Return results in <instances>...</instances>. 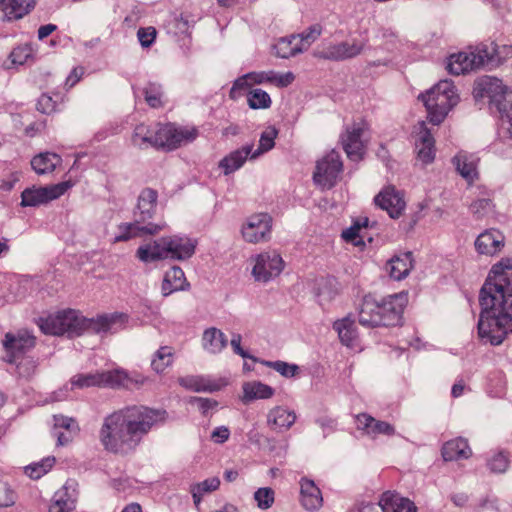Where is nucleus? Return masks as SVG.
Segmentation results:
<instances>
[{
  "label": "nucleus",
  "mask_w": 512,
  "mask_h": 512,
  "mask_svg": "<svg viewBox=\"0 0 512 512\" xmlns=\"http://www.w3.org/2000/svg\"><path fill=\"white\" fill-rule=\"evenodd\" d=\"M479 300L485 310L478 322V334L499 345L512 333V259H502L492 267Z\"/></svg>",
  "instance_id": "f257e3e1"
},
{
  "label": "nucleus",
  "mask_w": 512,
  "mask_h": 512,
  "mask_svg": "<svg viewBox=\"0 0 512 512\" xmlns=\"http://www.w3.org/2000/svg\"><path fill=\"white\" fill-rule=\"evenodd\" d=\"M166 419L165 410L127 405L104 417L98 438L105 451L124 455L134 451L153 427Z\"/></svg>",
  "instance_id": "f03ea898"
},
{
  "label": "nucleus",
  "mask_w": 512,
  "mask_h": 512,
  "mask_svg": "<svg viewBox=\"0 0 512 512\" xmlns=\"http://www.w3.org/2000/svg\"><path fill=\"white\" fill-rule=\"evenodd\" d=\"M128 319L127 314L120 312L86 318L76 310L66 309L40 318L38 326L44 334L48 335L61 336L67 333L79 336L86 331L101 333L124 329Z\"/></svg>",
  "instance_id": "7ed1b4c3"
},
{
  "label": "nucleus",
  "mask_w": 512,
  "mask_h": 512,
  "mask_svg": "<svg viewBox=\"0 0 512 512\" xmlns=\"http://www.w3.org/2000/svg\"><path fill=\"white\" fill-rule=\"evenodd\" d=\"M473 94L475 98H489L497 104L500 134L512 138V89L498 78L485 76L476 81Z\"/></svg>",
  "instance_id": "20e7f679"
},
{
  "label": "nucleus",
  "mask_w": 512,
  "mask_h": 512,
  "mask_svg": "<svg viewBox=\"0 0 512 512\" xmlns=\"http://www.w3.org/2000/svg\"><path fill=\"white\" fill-rule=\"evenodd\" d=\"M421 98L427 109V118L433 125L442 123L458 101L455 86L448 80L438 82L426 94L421 95Z\"/></svg>",
  "instance_id": "39448f33"
},
{
  "label": "nucleus",
  "mask_w": 512,
  "mask_h": 512,
  "mask_svg": "<svg viewBox=\"0 0 512 512\" xmlns=\"http://www.w3.org/2000/svg\"><path fill=\"white\" fill-rule=\"evenodd\" d=\"M295 79L292 72L285 74H277L273 71L269 72H251L242 77H239L233 84L229 96L231 99H236L240 96L241 92L251 89L254 85L270 83L277 87H286L290 85Z\"/></svg>",
  "instance_id": "423d86ee"
},
{
  "label": "nucleus",
  "mask_w": 512,
  "mask_h": 512,
  "mask_svg": "<svg viewBox=\"0 0 512 512\" xmlns=\"http://www.w3.org/2000/svg\"><path fill=\"white\" fill-rule=\"evenodd\" d=\"M130 379L121 370L97 371L95 373L77 374L71 379L72 387L83 389L91 387L128 386Z\"/></svg>",
  "instance_id": "0eeeda50"
},
{
  "label": "nucleus",
  "mask_w": 512,
  "mask_h": 512,
  "mask_svg": "<svg viewBox=\"0 0 512 512\" xmlns=\"http://www.w3.org/2000/svg\"><path fill=\"white\" fill-rule=\"evenodd\" d=\"M369 125L363 118H359L351 125L347 126L341 136V143L349 159L360 161L363 159L366 150V144L362 139L364 133L368 131Z\"/></svg>",
  "instance_id": "6e6552de"
},
{
  "label": "nucleus",
  "mask_w": 512,
  "mask_h": 512,
  "mask_svg": "<svg viewBox=\"0 0 512 512\" xmlns=\"http://www.w3.org/2000/svg\"><path fill=\"white\" fill-rule=\"evenodd\" d=\"M343 164L338 152L331 151L325 155L316 166L313 178L316 184L322 188H331L335 185Z\"/></svg>",
  "instance_id": "1a4fd4ad"
},
{
  "label": "nucleus",
  "mask_w": 512,
  "mask_h": 512,
  "mask_svg": "<svg viewBox=\"0 0 512 512\" xmlns=\"http://www.w3.org/2000/svg\"><path fill=\"white\" fill-rule=\"evenodd\" d=\"M72 180L63 181L54 185L25 189L22 192V205L36 206L59 198L74 186Z\"/></svg>",
  "instance_id": "9d476101"
},
{
  "label": "nucleus",
  "mask_w": 512,
  "mask_h": 512,
  "mask_svg": "<svg viewBox=\"0 0 512 512\" xmlns=\"http://www.w3.org/2000/svg\"><path fill=\"white\" fill-rule=\"evenodd\" d=\"M379 302L381 306L382 326L390 327L401 324L404 310L409 302L408 293L403 291L388 295Z\"/></svg>",
  "instance_id": "9b49d317"
},
{
  "label": "nucleus",
  "mask_w": 512,
  "mask_h": 512,
  "mask_svg": "<svg viewBox=\"0 0 512 512\" xmlns=\"http://www.w3.org/2000/svg\"><path fill=\"white\" fill-rule=\"evenodd\" d=\"M271 230L272 217L267 213H257L247 219L241 232L245 241L255 244L268 240Z\"/></svg>",
  "instance_id": "f8f14e48"
},
{
  "label": "nucleus",
  "mask_w": 512,
  "mask_h": 512,
  "mask_svg": "<svg viewBox=\"0 0 512 512\" xmlns=\"http://www.w3.org/2000/svg\"><path fill=\"white\" fill-rule=\"evenodd\" d=\"M2 344L9 362L12 363L35 347L36 337L27 330H19L16 333L8 332L5 334Z\"/></svg>",
  "instance_id": "ddd939ff"
},
{
  "label": "nucleus",
  "mask_w": 512,
  "mask_h": 512,
  "mask_svg": "<svg viewBox=\"0 0 512 512\" xmlns=\"http://www.w3.org/2000/svg\"><path fill=\"white\" fill-rule=\"evenodd\" d=\"M284 268L282 257L275 252H264L258 255L253 267V275L259 281H268L278 276Z\"/></svg>",
  "instance_id": "4468645a"
},
{
  "label": "nucleus",
  "mask_w": 512,
  "mask_h": 512,
  "mask_svg": "<svg viewBox=\"0 0 512 512\" xmlns=\"http://www.w3.org/2000/svg\"><path fill=\"white\" fill-rule=\"evenodd\" d=\"M375 204L381 209L387 211L392 218L400 217L406 207L403 193L396 190L394 186L383 188L375 196Z\"/></svg>",
  "instance_id": "2eb2a0df"
},
{
  "label": "nucleus",
  "mask_w": 512,
  "mask_h": 512,
  "mask_svg": "<svg viewBox=\"0 0 512 512\" xmlns=\"http://www.w3.org/2000/svg\"><path fill=\"white\" fill-rule=\"evenodd\" d=\"M484 64V57L479 52L464 51L449 58L448 69L451 74L460 75L474 70Z\"/></svg>",
  "instance_id": "dca6fc26"
},
{
  "label": "nucleus",
  "mask_w": 512,
  "mask_h": 512,
  "mask_svg": "<svg viewBox=\"0 0 512 512\" xmlns=\"http://www.w3.org/2000/svg\"><path fill=\"white\" fill-rule=\"evenodd\" d=\"M505 246V237L497 229H487L475 240V249L479 254L494 256Z\"/></svg>",
  "instance_id": "f3484780"
},
{
  "label": "nucleus",
  "mask_w": 512,
  "mask_h": 512,
  "mask_svg": "<svg viewBox=\"0 0 512 512\" xmlns=\"http://www.w3.org/2000/svg\"><path fill=\"white\" fill-rule=\"evenodd\" d=\"M296 412L286 406H275L267 414V427L281 433L289 430L296 422Z\"/></svg>",
  "instance_id": "a211bd4d"
},
{
  "label": "nucleus",
  "mask_w": 512,
  "mask_h": 512,
  "mask_svg": "<svg viewBox=\"0 0 512 512\" xmlns=\"http://www.w3.org/2000/svg\"><path fill=\"white\" fill-rule=\"evenodd\" d=\"M413 133L416 135V145L419 147L418 158L423 163H430L434 160V138L426 127L424 121L419 122L415 127Z\"/></svg>",
  "instance_id": "6ab92c4d"
},
{
  "label": "nucleus",
  "mask_w": 512,
  "mask_h": 512,
  "mask_svg": "<svg viewBox=\"0 0 512 512\" xmlns=\"http://www.w3.org/2000/svg\"><path fill=\"white\" fill-rule=\"evenodd\" d=\"M479 162V157L466 151L458 152L453 158L456 170L468 184H473L479 178Z\"/></svg>",
  "instance_id": "aec40b11"
},
{
  "label": "nucleus",
  "mask_w": 512,
  "mask_h": 512,
  "mask_svg": "<svg viewBox=\"0 0 512 512\" xmlns=\"http://www.w3.org/2000/svg\"><path fill=\"white\" fill-rule=\"evenodd\" d=\"M37 0H0V12L6 21H18L28 15L36 6Z\"/></svg>",
  "instance_id": "412c9836"
},
{
  "label": "nucleus",
  "mask_w": 512,
  "mask_h": 512,
  "mask_svg": "<svg viewBox=\"0 0 512 512\" xmlns=\"http://www.w3.org/2000/svg\"><path fill=\"white\" fill-rule=\"evenodd\" d=\"M379 506L383 512H417L413 501L394 491H385L379 499Z\"/></svg>",
  "instance_id": "4be33fe9"
},
{
  "label": "nucleus",
  "mask_w": 512,
  "mask_h": 512,
  "mask_svg": "<svg viewBox=\"0 0 512 512\" xmlns=\"http://www.w3.org/2000/svg\"><path fill=\"white\" fill-rule=\"evenodd\" d=\"M359 322L369 327L382 326L380 302L371 295H366L360 305Z\"/></svg>",
  "instance_id": "5701e85b"
},
{
  "label": "nucleus",
  "mask_w": 512,
  "mask_h": 512,
  "mask_svg": "<svg viewBox=\"0 0 512 512\" xmlns=\"http://www.w3.org/2000/svg\"><path fill=\"white\" fill-rule=\"evenodd\" d=\"M441 454L445 461H461L472 456V449L466 439L457 437L443 444Z\"/></svg>",
  "instance_id": "b1692460"
},
{
  "label": "nucleus",
  "mask_w": 512,
  "mask_h": 512,
  "mask_svg": "<svg viewBox=\"0 0 512 512\" xmlns=\"http://www.w3.org/2000/svg\"><path fill=\"white\" fill-rule=\"evenodd\" d=\"M300 501L309 511L318 510L323 505V497L315 483L307 478L300 481Z\"/></svg>",
  "instance_id": "393cba45"
},
{
  "label": "nucleus",
  "mask_w": 512,
  "mask_h": 512,
  "mask_svg": "<svg viewBox=\"0 0 512 512\" xmlns=\"http://www.w3.org/2000/svg\"><path fill=\"white\" fill-rule=\"evenodd\" d=\"M358 429L364 431L365 434L377 436L380 434L393 435L395 432L394 427L385 421H379L366 413H360L356 416Z\"/></svg>",
  "instance_id": "a878e982"
},
{
  "label": "nucleus",
  "mask_w": 512,
  "mask_h": 512,
  "mask_svg": "<svg viewBox=\"0 0 512 512\" xmlns=\"http://www.w3.org/2000/svg\"><path fill=\"white\" fill-rule=\"evenodd\" d=\"M167 258L184 259L190 257L194 252V245L188 240L179 237L162 238Z\"/></svg>",
  "instance_id": "bb28decb"
},
{
  "label": "nucleus",
  "mask_w": 512,
  "mask_h": 512,
  "mask_svg": "<svg viewBox=\"0 0 512 512\" xmlns=\"http://www.w3.org/2000/svg\"><path fill=\"white\" fill-rule=\"evenodd\" d=\"M247 159H251V145L230 152L219 162V168L228 175L242 167Z\"/></svg>",
  "instance_id": "cd10ccee"
},
{
  "label": "nucleus",
  "mask_w": 512,
  "mask_h": 512,
  "mask_svg": "<svg viewBox=\"0 0 512 512\" xmlns=\"http://www.w3.org/2000/svg\"><path fill=\"white\" fill-rule=\"evenodd\" d=\"M163 229L162 225L148 224L141 226L139 223H131L120 226L121 234L115 237V242L128 241L142 235H155Z\"/></svg>",
  "instance_id": "c85d7f7f"
},
{
  "label": "nucleus",
  "mask_w": 512,
  "mask_h": 512,
  "mask_svg": "<svg viewBox=\"0 0 512 512\" xmlns=\"http://www.w3.org/2000/svg\"><path fill=\"white\" fill-rule=\"evenodd\" d=\"M413 266L412 254L404 253L392 257L386 264V271L395 280L405 278Z\"/></svg>",
  "instance_id": "c756f323"
},
{
  "label": "nucleus",
  "mask_w": 512,
  "mask_h": 512,
  "mask_svg": "<svg viewBox=\"0 0 512 512\" xmlns=\"http://www.w3.org/2000/svg\"><path fill=\"white\" fill-rule=\"evenodd\" d=\"M242 401L244 403L258 399H269L274 395V389L259 381L245 382L242 386Z\"/></svg>",
  "instance_id": "7c9ffc66"
},
{
  "label": "nucleus",
  "mask_w": 512,
  "mask_h": 512,
  "mask_svg": "<svg viewBox=\"0 0 512 512\" xmlns=\"http://www.w3.org/2000/svg\"><path fill=\"white\" fill-rule=\"evenodd\" d=\"M62 163L61 157L56 153L43 152L35 155L31 160V166L37 174L53 172Z\"/></svg>",
  "instance_id": "2f4dec72"
},
{
  "label": "nucleus",
  "mask_w": 512,
  "mask_h": 512,
  "mask_svg": "<svg viewBox=\"0 0 512 512\" xmlns=\"http://www.w3.org/2000/svg\"><path fill=\"white\" fill-rule=\"evenodd\" d=\"M364 48V43L359 41H345L329 48L328 57L335 60H343L359 55Z\"/></svg>",
  "instance_id": "473e14b6"
},
{
  "label": "nucleus",
  "mask_w": 512,
  "mask_h": 512,
  "mask_svg": "<svg viewBox=\"0 0 512 512\" xmlns=\"http://www.w3.org/2000/svg\"><path fill=\"white\" fill-rule=\"evenodd\" d=\"M185 285L186 278L184 272L181 268L174 266L165 273L162 282V292L167 296L175 291L183 289Z\"/></svg>",
  "instance_id": "72a5a7b5"
},
{
  "label": "nucleus",
  "mask_w": 512,
  "mask_h": 512,
  "mask_svg": "<svg viewBox=\"0 0 512 512\" xmlns=\"http://www.w3.org/2000/svg\"><path fill=\"white\" fill-rule=\"evenodd\" d=\"M198 135L199 131L194 126L176 127L171 123V150L193 142Z\"/></svg>",
  "instance_id": "f704fd0d"
},
{
  "label": "nucleus",
  "mask_w": 512,
  "mask_h": 512,
  "mask_svg": "<svg viewBox=\"0 0 512 512\" xmlns=\"http://www.w3.org/2000/svg\"><path fill=\"white\" fill-rule=\"evenodd\" d=\"M302 39L297 35L281 38L275 44L276 55L281 58H289L304 50Z\"/></svg>",
  "instance_id": "c9c22d12"
},
{
  "label": "nucleus",
  "mask_w": 512,
  "mask_h": 512,
  "mask_svg": "<svg viewBox=\"0 0 512 512\" xmlns=\"http://www.w3.org/2000/svg\"><path fill=\"white\" fill-rule=\"evenodd\" d=\"M56 464L54 456H48L38 462L31 463L24 467V474L32 480H38L49 473Z\"/></svg>",
  "instance_id": "e433bc0d"
},
{
  "label": "nucleus",
  "mask_w": 512,
  "mask_h": 512,
  "mask_svg": "<svg viewBox=\"0 0 512 512\" xmlns=\"http://www.w3.org/2000/svg\"><path fill=\"white\" fill-rule=\"evenodd\" d=\"M202 342L203 346L213 353L221 351L227 345L224 334L214 327L204 331Z\"/></svg>",
  "instance_id": "4c0bfd02"
},
{
  "label": "nucleus",
  "mask_w": 512,
  "mask_h": 512,
  "mask_svg": "<svg viewBox=\"0 0 512 512\" xmlns=\"http://www.w3.org/2000/svg\"><path fill=\"white\" fill-rule=\"evenodd\" d=\"M137 256L143 262L166 259L167 253L164 250L162 239L158 242L155 241L152 244L139 247Z\"/></svg>",
  "instance_id": "58836bf2"
},
{
  "label": "nucleus",
  "mask_w": 512,
  "mask_h": 512,
  "mask_svg": "<svg viewBox=\"0 0 512 512\" xmlns=\"http://www.w3.org/2000/svg\"><path fill=\"white\" fill-rule=\"evenodd\" d=\"M278 136V130L274 126H268L261 134L259 146L253 151L251 146V160L271 150L275 145V139Z\"/></svg>",
  "instance_id": "ea45409f"
},
{
  "label": "nucleus",
  "mask_w": 512,
  "mask_h": 512,
  "mask_svg": "<svg viewBox=\"0 0 512 512\" xmlns=\"http://www.w3.org/2000/svg\"><path fill=\"white\" fill-rule=\"evenodd\" d=\"M142 95L147 105L152 109H159L165 105L166 101L160 85L148 83L143 87Z\"/></svg>",
  "instance_id": "a19ab883"
},
{
  "label": "nucleus",
  "mask_w": 512,
  "mask_h": 512,
  "mask_svg": "<svg viewBox=\"0 0 512 512\" xmlns=\"http://www.w3.org/2000/svg\"><path fill=\"white\" fill-rule=\"evenodd\" d=\"M368 222L367 217L357 219L350 228L343 231V239L348 243H352L354 246L364 245L361 231L368 227Z\"/></svg>",
  "instance_id": "79ce46f5"
},
{
  "label": "nucleus",
  "mask_w": 512,
  "mask_h": 512,
  "mask_svg": "<svg viewBox=\"0 0 512 512\" xmlns=\"http://www.w3.org/2000/svg\"><path fill=\"white\" fill-rule=\"evenodd\" d=\"M334 329L338 332L340 340L343 344L348 347L354 346L357 340V334L354 329L353 321L348 319L338 320L334 323Z\"/></svg>",
  "instance_id": "37998d69"
},
{
  "label": "nucleus",
  "mask_w": 512,
  "mask_h": 512,
  "mask_svg": "<svg viewBox=\"0 0 512 512\" xmlns=\"http://www.w3.org/2000/svg\"><path fill=\"white\" fill-rule=\"evenodd\" d=\"M158 194L157 191L151 188H145L142 190L138 199V209L141 215L151 216V212L154 210L157 203ZM145 220V216L142 218Z\"/></svg>",
  "instance_id": "c03bdc74"
},
{
  "label": "nucleus",
  "mask_w": 512,
  "mask_h": 512,
  "mask_svg": "<svg viewBox=\"0 0 512 512\" xmlns=\"http://www.w3.org/2000/svg\"><path fill=\"white\" fill-rule=\"evenodd\" d=\"M156 125L151 127L147 124L141 123L138 124L132 135V142L136 146H142L149 144L154 146V135H155Z\"/></svg>",
  "instance_id": "a18cd8bd"
},
{
  "label": "nucleus",
  "mask_w": 512,
  "mask_h": 512,
  "mask_svg": "<svg viewBox=\"0 0 512 512\" xmlns=\"http://www.w3.org/2000/svg\"><path fill=\"white\" fill-rule=\"evenodd\" d=\"M220 486V480L217 477L208 478L200 483L191 486V493L194 503L198 505L204 494L217 490Z\"/></svg>",
  "instance_id": "49530a36"
},
{
  "label": "nucleus",
  "mask_w": 512,
  "mask_h": 512,
  "mask_svg": "<svg viewBox=\"0 0 512 512\" xmlns=\"http://www.w3.org/2000/svg\"><path fill=\"white\" fill-rule=\"evenodd\" d=\"M174 351L169 346L160 347L152 361L153 369L161 373L173 363Z\"/></svg>",
  "instance_id": "de8ad7c7"
},
{
  "label": "nucleus",
  "mask_w": 512,
  "mask_h": 512,
  "mask_svg": "<svg viewBox=\"0 0 512 512\" xmlns=\"http://www.w3.org/2000/svg\"><path fill=\"white\" fill-rule=\"evenodd\" d=\"M247 101L252 109H267L272 104L269 94L259 88L252 89L248 92Z\"/></svg>",
  "instance_id": "09e8293b"
},
{
  "label": "nucleus",
  "mask_w": 512,
  "mask_h": 512,
  "mask_svg": "<svg viewBox=\"0 0 512 512\" xmlns=\"http://www.w3.org/2000/svg\"><path fill=\"white\" fill-rule=\"evenodd\" d=\"M171 123H158L154 135V147L171 150Z\"/></svg>",
  "instance_id": "8fccbe9b"
},
{
  "label": "nucleus",
  "mask_w": 512,
  "mask_h": 512,
  "mask_svg": "<svg viewBox=\"0 0 512 512\" xmlns=\"http://www.w3.org/2000/svg\"><path fill=\"white\" fill-rule=\"evenodd\" d=\"M509 456L508 454L498 451L494 452L487 460V466L491 472L503 473L509 467Z\"/></svg>",
  "instance_id": "3c124183"
},
{
  "label": "nucleus",
  "mask_w": 512,
  "mask_h": 512,
  "mask_svg": "<svg viewBox=\"0 0 512 512\" xmlns=\"http://www.w3.org/2000/svg\"><path fill=\"white\" fill-rule=\"evenodd\" d=\"M254 499L257 502V506L261 509L270 508L275 500V492L272 488L263 487L259 488L254 493Z\"/></svg>",
  "instance_id": "603ef678"
},
{
  "label": "nucleus",
  "mask_w": 512,
  "mask_h": 512,
  "mask_svg": "<svg viewBox=\"0 0 512 512\" xmlns=\"http://www.w3.org/2000/svg\"><path fill=\"white\" fill-rule=\"evenodd\" d=\"M493 204L490 199L483 198L477 199L470 205V210L477 218H483L487 214L493 211Z\"/></svg>",
  "instance_id": "864d4df0"
},
{
  "label": "nucleus",
  "mask_w": 512,
  "mask_h": 512,
  "mask_svg": "<svg viewBox=\"0 0 512 512\" xmlns=\"http://www.w3.org/2000/svg\"><path fill=\"white\" fill-rule=\"evenodd\" d=\"M266 365L284 377H294L299 372V367L297 365L283 361L266 362Z\"/></svg>",
  "instance_id": "5fc2aeb1"
},
{
  "label": "nucleus",
  "mask_w": 512,
  "mask_h": 512,
  "mask_svg": "<svg viewBox=\"0 0 512 512\" xmlns=\"http://www.w3.org/2000/svg\"><path fill=\"white\" fill-rule=\"evenodd\" d=\"M17 493L8 484L0 485V508L11 507L16 503Z\"/></svg>",
  "instance_id": "6e6d98bb"
},
{
  "label": "nucleus",
  "mask_w": 512,
  "mask_h": 512,
  "mask_svg": "<svg viewBox=\"0 0 512 512\" xmlns=\"http://www.w3.org/2000/svg\"><path fill=\"white\" fill-rule=\"evenodd\" d=\"M322 33V27L320 24H314L310 26L303 33L298 34L297 36L302 39V46L304 49H307Z\"/></svg>",
  "instance_id": "4d7b16f0"
},
{
  "label": "nucleus",
  "mask_w": 512,
  "mask_h": 512,
  "mask_svg": "<svg viewBox=\"0 0 512 512\" xmlns=\"http://www.w3.org/2000/svg\"><path fill=\"white\" fill-rule=\"evenodd\" d=\"M36 108L43 114H51L57 109V102L47 93H43L36 104Z\"/></svg>",
  "instance_id": "13d9d810"
},
{
  "label": "nucleus",
  "mask_w": 512,
  "mask_h": 512,
  "mask_svg": "<svg viewBox=\"0 0 512 512\" xmlns=\"http://www.w3.org/2000/svg\"><path fill=\"white\" fill-rule=\"evenodd\" d=\"M157 36V31L154 27H143L140 28L137 32V37L143 47H150L152 43L155 41Z\"/></svg>",
  "instance_id": "bf43d9fd"
},
{
  "label": "nucleus",
  "mask_w": 512,
  "mask_h": 512,
  "mask_svg": "<svg viewBox=\"0 0 512 512\" xmlns=\"http://www.w3.org/2000/svg\"><path fill=\"white\" fill-rule=\"evenodd\" d=\"M55 426L58 428H63L69 432V434H76L79 432V426L75 419L65 417V416H55Z\"/></svg>",
  "instance_id": "052dcab7"
},
{
  "label": "nucleus",
  "mask_w": 512,
  "mask_h": 512,
  "mask_svg": "<svg viewBox=\"0 0 512 512\" xmlns=\"http://www.w3.org/2000/svg\"><path fill=\"white\" fill-rule=\"evenodd\" d=\"M46 129V121L45 120H36L25 127L24 135L28 138H35L42 133H44Z\"/></svg>",
  "instance_id": "680f3d73"
},
{
  "label": "nucleus",
  "mask_w": 512,
  "mask_h": 512,
  "mask_svg": "<svg viewBox=\"0 0 512 512\" xmlns=\"http://www.w3.org/2000/svg\"><path fill=\"white\" fill-rule=\"evenodd\" d=\"M84 74H85L84 67L79 66V67L74 68L71 71V73L69 74V76L67 77L65 85L68 88L74 87L82 79Z\"/></svg>",
  "instance_id": "e2e57ef3"
},
{
  "label": "nucleus",
  "mask_w": 512,
  "mask_h": 512,
  "mask_svg": "<svg viewBox=\"0 0 512 512\" xmlns=\"http://www.w3.org/2000/svg\"><path fill=\"white\" fill-rule=\"evenodd\" d=\"M494 53L499 61H506L507 59L512 58V45H496Z\"/></svg>",
  "instance_id": "0e129e2a"
},
{
  "label": "nucleus",
  "mask_w": 512,
  "mask_h": 512,
  "mask_svg": "<svg viewBox=\"0 0 512 512\" xmlns=\"http://www.w3.org/2000/svg\"><path fill=\"white\" fill-rule=\"evenodd\" d=\"M29 49L26 47H17L11 52V60L13 63L23 64L29 57Z\"/></svg>",
  "instance_id": "69168bd1"
},
{
  "label": "nucleus",
  "mask_w": 512,
  "mask_h": 512,
  "mask_svg": "<svg viewBox=\"0 0 512 512\" xmlns=\"http://www.w3.org/2000/svg\"><path fill=\"white\" fill-rule=\"evenodd\" d=\"M230 431L227 427L221 426L216 428L212 433V439L216 443H224L229 439Z\"/></svg>",
  "instance_id": "338daca9"
},
{
  "label": "nucleus",
  "mask_w": 512,
  "mask_h": 512,
  "mask_svg": "<svg viewBox=\"0 0 512 512\" xmlns=\"http://www.w3.org/2000/svg\"><path fill=\"white\" fill-rule=\"evenodd\" d=\"M195 402L203 414H206L209 410L214 409L218 405L216 400L208 398H195Z\"/></svg>",
  "instance_id": "774afa93"
}]
</instances>
